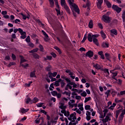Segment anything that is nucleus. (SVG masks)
Here are the masks:
<instances>
[{
	"mask_svg": "<svg viewBox=\"0 0 125 125\" xmlns=\"http://www.w3.org/2000/svg\"><path fill=\"white\" fill-rule=\"evenodd\" d=\"M68 2L70 5V7L73 13V15L75 17H76L77 14L76 13H78V14H80V9H79V7L77 5V4L74 3V0H68Z\"/></svg>",
	"mask_w": 125,
	"mask_h": 125,
	"instance_id": "obj_1",
	"label": "nucleus"
},
{
	"mask_svg": "<svg viewBox=\"0 0 125 125\" xmlns=\"http://www.w3.org/2000/svg\"><path fill=\"white\" fill-rule=\"evenodd\" d=\"M99 37V34H95L93 35L91 33H89L88 34L87 40L90 42H92V41L93 42L95 43L96 45H99V42H98V40H97V38Z\"/></svg>",
	"mask_w": 125,
	"mask_h": 125,
	"instance_id": "obj_2",
	"label": "nucleus"
},
{
	"mask_svg": "<svg viewBox=\"0 0 125 125\" xmlns=\"http://www.w3.org/2000/svg\"><path fill=\"white\" fill-rule=\"evenodd\" d=\"M79 103V101L77 102V104H73V107H75L74 109H72V111H75L76 113L79 114V115L82 114V112H83V103ZM77 107H78L79 108H77Z\"/></svg>",
	"mask_w": 125,
	"mask_h": 125,
	"instance_id": "obj_3",
	"label": "nucleus"
},
{
	"mask_svg": "<svg viewBox=\"0 0 125 125\" xmlns=\"http://www.w3.org/2000/svg\"><path fill=\"white\" fill-rule=\"evenodd\" d=\"M121 114L120 116L119 117V122H122L124 118V115L125 114V110L124 109V107H121L120 109L116 112V118H117L119 117V115Z\"/></svg>",
	"mask_w": 125,
	"mask_h": 125,
	"instance_id": "obj_4",
	"label": "nucleus"
},
{
	"mask_svg": "<svg viewBox=\"0 0 125 125\" xmlns=\"http://www.w3.org/2000/svg\"><path fill=\"white\" fill-rule=\"evenodd\" d=\"M60 108L62 109L61 113H62V114H64L65 117H68L69 115H70V113H69L68 111H66L65 109H66L67 106L64 105V104L62 103H60Z\"/></svg>",
	"mask_w": 125,
	"mask_h": 125,
	"instance_id": "obj_5",
	"label": "nucleus"
},
{
	"mask_svg": "<svg viewBox=\"0 0 125 125\" xmlns=\"http://www.w3.org/2000/svg\"><path fill=\"white\" fill-rule=\"evenodd\" d=\"M68 83L67 84L65 89V90H68V89H70L72 91L74 92H78V89L73 88V82H71L70 80L67 81Z\"/></svg>",
	"mask_w": 125,
	"mask_h": 125,
	"instance_id": "obj_6",
	"label": "nucleus"
},
{
	"mask_svg": "<svg viewBox=\"0 0 125 125\" xmlns=\"http://www.w3.org/2000/svg\"><path fill=\"white\" fill-rule=\"evenodd\" d=\"M61 0V5H62V7L64 8L67 12V13L70 14L71 12L70 11V8L66 4V1L65 0Z\"/></svg>",
	"mask_w": 125,
	"mask_h": 125,
	"instance_id": "obj_7",
	"label": "nucleus"
},
{
	"mask_svg": "<svg viewBox=\"0 0 125 125\" xmlns=\"http://www.w3.org/2000/svg\"><path fill=\"white\" fill-rule=\"evenodd\" d=\"M76 115L77 113L76 112H74L68 117V119L71 122H73L75 120H77Z\"/></svg>",
	"mask_w": 125,
	"mask_h": 125,
	"instance_id": "obj_8",
	"label": "nucleus"
},
{
	"mask_svg": "<svg viewBox=\"0 0 125 125\" xmlns=\"http://www.w3.org/2000/svg\"><path fill=\"white\" fill-rule=\"evenodd\" d=\"M112 8L113 9V10H114V11H116L117 13H120L121 11H122V8L116 5H113Z\"/></svg>",
	"mask_w": 125,
	"mask_h": 125,
	"instance_id": "obj_9",
	"label": "nucleus"
},
{
	"mask_svg": "<svg viewBox=\"0 0 125 125\" xmlns=\"http://www.w3.org/2000/svg\"><path fill=\"white\" fill-rule=\"evenodd\" d=\"M111 117L106 115L105 119H103L102 120L103 123L101 124V125H107V122L111 121Z\"/></svg>",
	"mask_w": 125,
	"mask_h": 125,
	"instance_id": "obj_10",
	"label": "nucleus"
},
{
	"mask_svg": "<svg viewBox=\"0 0 125 125\" xmlns=\"http://www.w3.org/2000/svg\"><path fill=\"white\" fill-rule=\"evenodd\" d=\"M102 20H103V21H104L105 23H110L111 21V19H110V18L105 15L103 16Z\"/></svg>",
	"mask_w": 125,
	"mask_h": 125,
	"instance_id": "obj_11",
	"label": "nucleus"
},
{
	"mask_svg": "<svg viewBox=\"0 0 125 125\" xmlns=\"http://www.w3.org/2000/svg\"><path fill=\"white\" fill-rule=\"evenodd\" d=\"M54 1H55V5L56 6V10L57 12L58 15H59V14H60L61 12H60V8H59V5L58 4V0H54Z\"/></svg>",
	"mask_w": 125,
	"mask_h": 125,
	"instance_id": "obj_12",
	"label": "nucleus"
},
{
	"mask_svg": "<svg viewBox=\"0 0 125 125\" xmlns=\"http://www.w3.org/2000/svg\"><path fill=\"white\" fill-rule=\"evenodd\" d=\"M107 113H108V109H104V110H103V112L102 113L101 115H100V118L101 119H103V118H105Z\"/></svg>",
	"mask_w": 125,
	"mask_h": 125,
	"instance_id": "obj_13",
	"label": "nucleus"
},
{
	"mask_svg": "<svg viewBox=\"0 0 125 125\" xmlns=\"http://www.w3.org/2000/svg\"><path fill=\"white\" fill-rule=\"evenodd\" d=\"M20 33L21 35V39H25L26 32L23 31V30H22V29H20Z\"/></svg>",
	"mask_w": 125,
	"mask_h": 125,
	"instance_id": "obj_14",
	"label": "nucleus"
},
{
	"mask_svg": "<svg viewBox=\"0 0 125 125\" xmlns=\"http://www.w3.org/2000/svg\"><path fill=\"white\" fill-rule=\"evenodd\" d=\"M97 6L99 9H101V5L103 3V0H97Z\"/></svg>",
	"mask_w": 125,
	"mask_h": 125,
	"instance_id": "obj_15",
	"label": "nucleus"
},
{
	"mask_svg": "<svg viewBox=\"0 0 125 125\" xmlns=\"http://www.w3.org/2000/svg\"><path fill=\"white\" fill-rule=\"evenodd\" d=\"M42 32L43 35L45 37L44 40L46 42H48V41H49V38L48 37V35H47V34H46V33H45V32H44V31H43V30H42Z\"/></svg>",
	"mask_w": 125,
	"mask_h": 125,
	"instance_id": "obj_16",
	"label": "nucleus"
},
{
	"mask_svg": "<svg viewBox=\"0 0 125 125\" xmlns=\"http://www.w3.org/2000/svg\"><path fill=\"white\" fill-rule=\"evenodd\" d=\"M104 2L108 8L112 7V3H111L108 0H104Z\"/></svg>",
	"mask_w": 125,
	"mask_h": 125,
	"instance_id": "obj_17",
	"label": "nucleus"
},
{
	"mask_svg": "<svg viewBox=\"0 0 125 125\" xmlns=\"http://www.w3.org/2000/svg\"><path fill=\"white\" fill-rule=\"evenodd\" d=\"M85 56L90 58L91 57H92V56H93V52L91 51H89L86 53Z\"/></svg>",
	"mask_w": 125,
	"mask_h": 125,
	"instance_id": "obj_18",
	"label": "nucleus"
},
{
	"mask_svg": "<svg viewBox=\"0 0 125 125\" xmlns=\"http://www.w3.org/2000/svg\"><path fill=\"white\" fill-rule=\"evenodd\" d=\"M125 100V98H122L120 100H119V98H116L115 99V102L116 103H121V102H124V100Z\"/></svg>",
	"mask_w": 125,
	"mask_h": 125,
	"instance_id": "obj_19",
	"label": "nucleus"
},
{
	"mask_svg": "<svg viewBox=\"0 0 125 125\" xmlns=\"http://www.w3.org/2000/svg\"><path fill=\"white\" fill-rule=\"evenodd\" d=\"M48 76L50 79H52L53 77H56L57 76V72H54V73H49Z\"/></svg>",
	"mask_w": 125,
	"mask_h": 125,
	"instance_id": "obj_20",
	"label": "nucleus"
},
{
	"mask_svg": "<svg viewBox=\"0 0 125 125\" xmlns=\"http://www.w3.org/2000/svg\"><path fill=\"white\" fill-rule=\"evenodd\" d=\"M29 111L28 109H24V108H21L19 110L20 113H22V114H24L25 113H27Z\"/></svg>",
	"mask_w": 125,
	"mask_h": 125,
	"instance_id": "obj_21",
	"label": "nucleus"
},
{
	"mask_svg": "<svg viewBox=\"0 0 125 125\" xmlns=\"http://www.w3.org/2000/svg\"><path fill=\"white\" fill-rule=\"evenodd\" d=\"M74 103H75L74 100H70V101L68 103V105H69L70 107L73 108V107H74Z\"/></svg>",
	"mask_w": 125,
	"mask_h": 125,
	"instance_id": "obj_22",
	"label": "nucleus"
},
{
	"mask_svg": "<svg viewBox=\"0 0 125 125\" xmlns=\"http://www.w3.org/2000/svg\"><path fill=\"white\" fill-rule=\"evenodd\" d=\"M32 101V100H31L30 98H27L25 100V103H26V104H29H29H33V103H31Z\"/></svg>",
	"mask_w": 125,
	"mask_h": 125,
	"instance_id": "obj_23",
	"label": "nucleus"
},
{
	"mask_svg": "<svg viewBox=\"0 0 125 125\" xmlns=\"http://www.w3.org/2000/svg\"><path fill=\"white\" fill-rule=\"evenodd\" d=\"M62 94H63L64 95H66V96H68V97H70V96H71V92L64 91L62 93Z\"/></svg>",
	"mask_w": 125,
	"mask_h": 125,
	"instance_id": "obj_24",
	"label": "nucleus"
},
{
	"mask_svg": "<svg viewBox=\"0 0 125 125\" xmlns=\"http://www.w3.org/2000/svg\"><path fill=\"white\" fill-rule=\"evenodd\" d=\"M88 27L90 29H92L93 28V21L91 20L89 22Z\"/></svg>",
	"mask_w": 125,
	"mask_h": 125,
	"instance_id": "obj_25",
	"label": "nucleus"
},
{
	"mask_svg": "<svg viewBox=\"0 0 125 125\" xmlns=\"http://www.w3.org/2000/svg\"><path fill=\"white\" fill-rule=\"evenodd\" d=\"M93 66L97 70H100V69H101V65H99L98 64H94Z\"/></svg>",
	"mask_w": 125,
	"mask_h": 125,
	"instance_id": "obj_26",
	"label": "nucleus"
},
{
	"mask_svg": "<svg viewBox=\"0 0 125 125\" xmlns=\"http://www.w3.org/2000/svg\"><path fill=\"white\" fill-rule=\"evenodd\" d=\"M61 82V79L58 80V81H55V85L56 86H59L60 85V83Z\"/></svg>",
	"mask_w": 125,
	"mask_h": 125,
	"instance_id": "obj_27",
	"label": "nucleus"
},
{
	"mask_svg": "<svg viewBox=\"0 0 125 125\" xmlns=\"http://www.w3.org/2000/svg\"><path fill=\"white\" fill-rule=\"evenodd\" d=\"M77 124H79V122L77 120L75 122L74 120L73 121H71V122H70L68 125H76Z\"/></svg>",
	"mask_w": 125,
	"mask_h": 125,
	"instance_id": "obj_28",
	"label": "nucleus"
},
{
	"mask_svg": "<svg viewBox=\"0 0 125 125\" xmlns=\"http://www.w3.org/2000/svg\"><path fill=\"white\" fill-rule=\"evenodd\" d=\"M102 46L104 48H107V47H109V43L108 42H104L103 43Z\"/></svg>",
	"mask_w": 125,
	"mask_h": 125,
	"instance_id": "obj_29",
	"label": "nucleus"
},
{
	"mask_svg": "<svg viewBox=\"0 0 125 125\" xmlns=\"http://www.w3.org/2000/svg\"><path fill=\"white\" fill-rule=\"evenodd\" d=\"M118 96L120 97L121 96L125 95V90L120 91V93L117 94Z\"/></svg>",
	"mask_w": 125,
	"mask_h": 125,
	"instance_id": "obj_30",
	"label": "nucleus"
},
{
	"mask_svg": "<svg viewBox=\"0 0 125 125\" xmlns=\"http://www.w3.org/2000/svg\"><path fill=\"white\" fill-rule=\"evenodd\" d=\"M30 77L31 78H36V70H34L30 73Z\"/></svg>",
	"mask_w": 125,
	"mask_h": 125,
	"instance_id": "obj_31",
	"label": "nucleus"
},
{
	"mask_svg": "<svg viewBox=\"0 0 125 125\" xmlns=\"http://www.w3.org/2000/svg\"><path fill=\"white\" fill-rule=\"evenodd\" d=\"M122 17V19H123V21L125 22V10H123V11Z\"/></svg>",
	"mask_w": 125,
	"mask_h": 125,
	"instance_id": "obj_32",
	"label": "nucleus"
},
{
	"mask_svg": "<svg viewBox=\"0 0 125 125\" xmlns=\"http://www.w3.org/2000/svg\"><path fill=\"white\" fill-rule=\"evenodd\" d=\"M98 108V113L100 114V116H101V114H102L103 111H102V108H101L100 107H97Z\"/></svg>",
	"mask_w": 125,
	"mask_h": 125,
	"instance_id": "obj_33",
	"label": "nucleus"
},
{
	"mask_svg": "<svg viewBox=\"0 0 125 125\" xmlns=\"http://www.w3.org/2000/svg\"><path fill=\"white\" fill-rule=\"evenodd\" d=\"M48 0L51 7H53V6H54V0Z\"/></svg>",
	"mask_w": 125,
	"mask_h": 125,
	"instance_id": "obj_34",
	"label": "nucleus"
},
{
	"mask_svg": "<svg viewBox=\"0 0 125 125\" xmlns=\"http://www.w3.org/2000/svg\"><path fill=\"white\" fill-rule=\"evenodd\" d=\"M116 105L115 103H113L112 105L109 107V109H110V110H114L115 107H116Z\"/></svg>",
	"mask_w": 125,
	"mask_h": 125,
	"instance_id": "obj_35",
	"label": "nucleus"
},
{
	"mask_svg": "<svg viewBox=\"0 0 125 125\" xmlns=\"http://www.w3.org/2000/svg\"><path fill=\"white\" fill-rule=\"evenodd\" d=\"M21 65H22V63H23V62H26V60H25L24 59V57H23V56H21Z\"/></svg>",
	"mask_w": 125,
	"mask_h": 125,
	"instance_id": "obj_36",
	"label": "nucleus"
},
{
	"mask_svg": "<svg viewBox=\"0 0 125 125\" xmlns=\"http://www.w3.org/2000/svg\"><path fill=\"white\" fill-rule=\"evenodd\" d=\"M38 101H39V99L35 97V98H34L32 101L31 102V103H37V102H38Z\"/></svg>",
	"mask_w": 125,
	"mask_h": 125,
	"instance_id": "obj_37",
	"label": "nucleus"
},
{
	"mask_svg": "<svg viewBox=\"0 0 125 125\" xmlns=\"http://www.w3.org/2000/svg\"><path fill=\"white\" fill-rule=\"evenodd\" d=\"M110 73H113V75L112 76L113 79H115V77H116V76H117V75H118V72H115L114 73H113V71H112V70L110 71Z\"/></svg>",
	"mask_w": 125,
	"mask_h": 125,
	"instance_id": "obj_38",
	"label": "nucleus"
},
{
	"mask_svg": "<svg viewBox=\"0 0 125 125\" xmlns=\"http://www.w3.org/2000/svg\"><path fill=\"white\" fill-rule=\"evenodd\" d=\"M101 35L103 38L106 39V34L103 31H101Z\"/></svg>",
	"mask_w": 125,
	"mask_h": 125,
	"instance_id": "obj_39",
	"label": "nucleus"
},
{
	"mask_svg": "<svg viewBox=\"0 0 125 125\" xmlns=\"http://www.w3.org/2000/svg\"><path fill=\"white\" fill-rule=\"evenodd\" d=\"M91 100V97H88L85 98L84 102L86 103V102H88V101H90Z\"/></svg>",
	"mask_w": 125,
	"mask_h": 125,
	"instance_id": "obj_40",
	"label": "nucleus"
},
{
	"mask_svg": "<svg viewBox=\"0 0 125 125\" xmlns=\"http://www.w3.org/2000/svg\"><path fill=\"white\" fill-rule=\"evenodd\" d=\"M61 117L60 118V120H61V121H62V122H64L65 119H66V118H64V117H63V115L62 114H60Z\"/></svg>",
	"mask_w": 125,
	"mask_h": 125,
	"instance_id": "obj_41",
	"label": "nucleus"
},
{
	"mask_svg": "<svg viewBox=\"0 0 125 125\" xmlns=\"http://www.w3.org/2000/svg\"><path fill=\"white\" fill-rule=\"evenodd\" d=\"M64 86H65V82H64V81L61 79V87H64Z\"/></svg>",
	"mask_w": 125,
	"mask_h": 125,
	"instance_id": "obj_42",
	"label": "nucleus"
},
{
	"mask_svg": "<svg viewBox=\"0 0 125 125\" xmlns=\"http://www.w3.org/2000/svg\"><path fill=\"white\" fill-rule=\"evenodd\" d=\"M111 33H112V34H114V35H118V33L117 32V30H116L115 29H112L111 30H110Z\"/></svg>",
	"mask_w": 125,
	"mask_h": 125,
	"instance_id": "obj_43",
	"label": "nucleus"
},
{
	"mask_svg": "<svg viewBox=\"0 0 125 125\" xmlns=\"http://www.w3.org/2000/svg\"><path fill=\"white\" fill-rule=\"evenodd\" d=\"M21 16L23 18V19H24V20H26V19H27V18H29V17H30V16H26V15L23 14H21Z\"/></svg>",
	"mask_w": 125,
	"mask_h": 125,
	"instance_id": "obj_44",
	"label": "nucleus"
},
{
	"mask_svg": "<svg viewBox=\"0 0 125 125\" xmlns=\"http://www.w3.org/2000/svg\"><path fill=\"white\" fill-rule=\"evenodd\" d=\"M72 86L73 88H77V87H79V85L74 82H72Z\"/></svg>",
	"mask_w": 125,
	"mask_h": 125,
	"instance_id": "obj_45",
	"label": "nucleus"
},
{
	"mask_svg": "<svg viewBox=\"0 0 125 125\" xmlns=\"http://www.w3.org/2000/svg\"><path fill=\"white\" fill-rule=\"evenodd\" d=\"M86 91H83L81 94V96H83V97H85L86 96Z\"/></svg>",
	"mask_w": 125,
	"mask_h": 125,
	"instance_id": "obj_46",
	"label": "nucleus"
},
{
	"mask_svg": "<svg viewBox=\"0 0 125 125\" xmlns=\"http://www.w3.org/2000/svg\"><path fill=\"white\" fill-rule=\"evenodd\" d=\"M110 92H111L113 97H114L115 95H116V94H117V92H116V91L113 90H111Z\"/></svg>",
	"mask_w": 125,
	"mask_h": 125,
	"instance_id": "obj_47",
	"label": "nucleus"
},
{
	"mask_svg": "<svg viewBox=\"0 0 125 125\" xmlns=\"http://www.w3.org/2000/svg\"><path fill=\"white\" fill-rule=\"evenodd\" d=\"M86 39H87V37H86V34H85L83 40L82 41V42H84L85 41H86Z\"/></svg>",
	"mask_w": 125,
	"mask_h": 125,
	"instance_id": "obj_48",
	"label": "nucleus"
},
{
	"mask_svg": "<svg viewBox=\"0 0 125 125\" xmlns=\"http://www.w3.org/2000/svg\"><path fill=\"white\" fill-rule=\"evenodd\" d=\"M25 42H31V39H30L29 36H27V37L26 38Z\"/></svg>",
	"mask_w": 125,
	"mask_h": 125,
	"instance_id": "obj_49",
	"label": "nucleus"
},
{
	"mask_svg": "<svg viewBox=\"0 0 125 125\" xmlns=\"http://www.w3.org/2000/svg\"><path fill=\"white\" fill-rule=\"evenodd\" d=\"M20 30H22V29H21V28H19V29H16H16H14V33H15V34H16L17 33V32H18V31L19 32V33H20Z\"/></svg>",
	"mask_w": 125,
	"mask_h": 125,
	"instance_id": "obj_50",
	"label": "nucleus"
},
{
	"mask_svg": "<svg viewBox=\"0 0 125 125\" xmlns=\"http://www.w3.org/2000/svg\"><path fill=\"white\" fill-rule=\"evenodd\" d=\"M57 92L56 91H53L51 92V94L53 95V96H56L57 95Z\"/></svg>",
	"mask_w": 125,
	"mask_h": 125,
	"instance_id": "obj_51",
	"label": "nucleus"
},
{
	"mask_svg": "<svg viewBox=\"0 0 125 125\" xmlns=\"http://www.w3.org/2000/svg\"><path fill=\"white\" fill-rule=\"evenodd\" d=\"M33 82H30L29 83H25L24 84V86H26L27 87H30V86L31 85V83H32Z\"/></svg>",
	"mask_w": 125,
	"mask_h": 125,
	"instance_id": "obj_52",
	"label": "nucleus"
},
{
	"mask_svg": "<svg viewBox=\"0 0 125 125\" xmlns=\"http://www.w3.org/2000/svg\"><path fill=\"white\" fill-rule=\"evenodd\" d=\"M38 50H39V49L36 48V49H33V50L29 51V52L30 53H34V52H37V51H38Z\"/></svg>",
	"mask_w": 125,
	"mask_h": 125,
	"instance_id": "obj_53",
	"label": "nucleus"
},
{
	"mask_svg": "<svg viewBox=\"0 0 125 125\" xmlns=\"http://www.w3.org/2000/svg\"><path fill=\"white\" fill-rule=\"evenodd\" d=\"M85 110H90V105H86L84 107Z\"/></svg>",
	"mask_w": 125,
	"mask_h": 125,
	"instance_id": "obj_54",
	"label": "nucleus"
},
{
	"mask_svg": "<svg viewBox=\"0 0 125 125\" xmlns=\"http://www.w3.org/2000/svg\"><path fill=\"white\" fill-rule=\"evenodd\" d=\"M42 105H43V103H40L37 104V107H42Z\"/></svg>",
	"mask_w": 125,
	"mask_h": 125,
	"instance_id": "obj_55",
	"label": "nucleus"
},
{
	"mask_svg": "<svg viewBox=\"0 0 125 125\" xmlns=\"http://www.w3.org/2000/svg\"><path fill=\"white\" fill-rule=\"evenodd\" d=\"M54 48H55V49L57 50V51L59 52V54H61V51H60V49H59V48H58V47L55 46V47H54Z\"/></svg>",
	"mask_w": 125,
	"mask_h": 125,
	"instance_id": "obj_56",
	"label": "nucleus"
},
{
	"mask_svg": "<svg viewBox=\"0 0 125 125\" xmlns=\"http://www.w3.org/2000/svg\"><path fill=\"white\" fill-rule=\"evenodd\" d=\"M53 85H54L53 83H52L50 84V87H49L50 90L51 91L53 90V88H54V86Z\"/></svg>",
	"mask_w": 125,
	"mask_h": 125,
	"instance_id": "obj_57",
	"label": "nucleus"
},
{
	"mask_svg": "<svg viewBox=\"0 0 125 125\" xmlns=\"http://www.w3.org/2000/svg\"><path fill=\"white\" fill-rule=\"evenodd\" d=\"M111 92V90H108L105 92V94H106L107 97H108L110 95V93Z\"/></svg>",
	"mask_w": 125,
	"mask_h": 125,
	"instance_id": "obj_58",
	"label": "nucleus"
},
{
	"mask_svg": "<svg viewBox=\"0 0 125 125\" xmlns=\"http://www.w3.org/2000/svg\"><path fill=\"white\" fill-rule=\"evenodd\" d=\"M52 59V57L50 56H47L46 59H45V60H51Z\"/></svg>",
	"mask_w": 125,
	"mask_h": 125,
	"instance_id": "obj_59",
	"label": "nucleus"
},
{
	"mask_svg": "<svg viewBox=\"0 0 125 125\" xmlns=\"http://www.w3.org/2000/svg\"><path fill=\"white\" fill-rule=\"evenodd\" d=\"M112 115H113V113L111 112H108L106 116H108V117L112 118V117H113Z\"/></svg>",
	"mask_w": 125,
	"mask_h": 125,
	"instance_id": "obj_60",
	"label": "nucleus"
},
{
	"mask_svg": "<svg viewBox=\"0 0 125 125\" xmlns=\"http://www.w3.org/2000/svg\"><path fill=\"white\" fill-rule=\"evenodd\" d=\"M5 60L7 61V60H10V57L9 56H6L5 57Z\"/></svg>",
	"mask_w": 125,
	"mask_h": 125,
	"instance_id": "obj_61",
	"label": "nucleus"
},
{
	"mask_svg": "<svg viewBox=\"0 0 125 125\" xmlns=\"http://www.w3.org/2000/svg\"><path fill=\"white\" fill-rule=\"evenodd\" d=\"M39 48L40 49L41 51L43 52V47L42 46V45L40 44L39 45Z\"/></svg>",
	"mask_w": 125,
	"mask_h": 125,
	"instance_id": "obj_62",
	"label": "nucleus"
},
{
	"mask_svg": "<svg viewBox=\"0 0 125 125\" xmlns=\"http://www.w3.org/2000/svg\"><path fill=\"white\" fill-rule=\"evenodd\" d=\"M80 51H81V52H83V51H85V49L83 47H81L79 49Z\"/></svg>",
	"mask_w": 125,
	"mask_h": 125,
	"instance_id": "obj_63",
	"label": "nucleus"
},
{
	"mask_svg": "<svg viewBox=\"0 0 125 125\" xmlns=\"http://www.w3.org/2000/svg\"><path fill=\"white\" fill-rule=\"evenodd\" d=\"M91 115V114L90 113V112L88 111H87L86 112V116H90Z\"/></svg>",
	"mask_w": 125,
	"mask_h": 125,
	"instance_id": "obj_64",
	"label": "nucleus"
}]
</instances>
